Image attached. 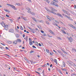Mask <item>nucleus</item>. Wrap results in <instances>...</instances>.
Segmentation results:
<instances>
[{
	"label": "nucleus",
	"instance_id": "obj_47",
	"mask_svg": "<svg viewBox=\"0 0 76 76\" xmlns=\"http://www.w3.org/2000/svg\"><path fill=\"white\" fill-rule=\"evenodd\" d=\"M25 36V34H23V38H24Z\"/></svg>",
	"mask_w": 76,
	"mask_h": 76
},
{
	"label": "nucleus",
	"instance_id": "obj_53",
	"mask_svg": "<svg viewBox=\"0 0 76 76\" xmlns=\"http://www.w3.org/2000/svg\"><path fill=\"white\" fill-rule=\"evenodd\" d=\"M39 45L40 47L42 46L41 44H40V43H39Z\"/></svg>",
	"mask_w": 76,
	"mask_h": 76
},
{
	"label": "nucleus",
	"instance_id": "obj_35",
	"mask_svg": "<svg viewBox=\"0 0 76 76\" xmlns=\"http://www.w3.org/2000/svg\"><path fill=\"white\" fill-rule=\"evenodd\" d=\"M32 47L34 48H37L35 46H34V45H33Z\"/></svg>",
	"mask_w": 76,
	"mask_h": 76
},
{
	"label": "nucleus",
	"instance_id": "obj_7",
	"mask_svg": "<svg viewBox=\"0 0 76 76\" xmlns=\"http://www.w3.org/2000/svg\"><path fill=\"white\" fill-rule=\"evenodd\" d=\"M1 25L2 26H5V23H4L3 21H2V23H1Z\"/></svg>",
	"mask_w": 76,
	"mask_h": 76
},
{
	"label": "nucleus",
	"instance_id": "obj_18",
	"mask_svg": "<svg viewBox=\"0 0 76 76\" xmlns=\"http://www.w3.org/2000/svg\"><path fill=\"white\" fill-rule=\"evenodd\" d=\"M17 41L19 42H21V40L18 39L17 40Z\"/></svg>",
	"mask_w": 76,
	"mask_h": 76
},
{
	"label": "nucleus",
	"instance_id": "obj_51",
	"mask_svg": "<svg viewBox=\"0 0 76 76\" xmlns=\"http://www.w3.org/2000/svg\"><path fill=\"white\" fill-rule=\"evenodd\" d=\"M58 72L59 73H61V70H60V69L59 70Z\"/></svg>",
	"mask_w": 76,
	"mask_h": 76
},
{
	"label": "nucleus",
	"instance_id": "obj_1",
	"mask_svg": "<svg viewBox=\"0 0 76 76\" xmlns=\"http://www.w3.org/2000/svg\"><path fill=\"white\" fill-rule=\"evenodd\" d=\"M45 8L46 10L47 11V12H48L49 13H53L54 15H57V14L55 13V12L53 11H51V10L48 9L47 8L45 7Z\"/></svg>",
	"mask_w": 76,
	"mask_h": 76
},
{
	"label": "nucleus",
	"instance_id": "obj_48",
	"mask_svg": "<svg viewBox=\"0 0 76 76\" xmlns=\"http://www.w3.org/2000/svg\"><path fill=\"white\" fill-rule=\"evenodd\" d=\"M57 51L58 52V53H61V51H60L59 50H58Z\"/></svg>",
	"mask_w": 76,
	"mask_h": 76
},
{
	"label": "nucleus",
	"instance_id": "obj_55",
	"mask_svg": "<svg viewBox=\"0 0 76 76\" xmlns=\"http://www.w3.org/2000/svg\"><path fill=\"white\" fill-rule=\"evenodd\" d=\"M53 24L54 25H56V23H53Z\"/></svg>",
	"mask_w": 76,
	"mask_h": 76
},
{
	"label": "nucleus",
	"instance_id": "obj_26",
	"mask_svg": "<svg viewBox=\"0 0 76 76\" xmlns=\"http://www.w3.org/2000/svg\"><path fill=\"white\" fill-rule=\"evenodd\" d=\"M68 19H69V20H73V19H72V18H71L70 17H69Z\"/></svg>",
	"mask_w": 76,
	"mask_h": 76
},
{
	"label": "nucleus",
	"instance_id": "obj_17",
	"mask_svg": "<svg viewBox=\"0 0 76 76\" xmlns=\"http://www.w3.org/2000/svg\"><path fill=\"white\" fill-rule=\"evenodd\" d=\"M17 41L16 40H15L13 42V43L14 44H17Z\"/></svg>",
	"mask_w": 76,
	"mask_h": 76
},
{
	"label": "nucleus",
	"instance_id": "obj_45",
	"mask_svg": "<svg viewBox=\"0 0 76 76\" xmlns=\"http://www.w3.org/2000/svg\"><path fill=\"white\" fill-rule=\"evenodd\" d=\"M1 18L2 20H4V17H1Z\"/></svg>",
	"mask_w": 76,
	"mask_h": 76
},
{
	"label": "nucleus",
	"instance_id": "obj_8",
	"mask_svg": "<svg viewBox=\"0 0 76 76\" xmlns=\"http://www.w3.org/2000/svg\"><path fill=\"white\" fill-rule=\"evenodd\" d=\"M31 18L32 19H33V20H34L35 22H37V20H36V19H35V18L32 17Z\"/></svg>",
	"mask_w": 76,
	"mask_h": 76
},
{
	"label": "nucleus",
	"instance_id": "obj_25",
	"mask_svg": "<svg viewBox=\"0 0 76 76\" xmlns=\"http://www.w3.org/2000/svg\"><path fill=\"white\" fill-rule=\"evenodd\" d=\"M46 2H47V3H49L50 2V1H49L48 0H45Z\"/></svg>",
	"mask_w": 76,
	"mask_h": 76
},
{
	"label": "nucleus",
	"instance_id": "obj_46",
	"mask_svg": "<svg viewBox=\"0 0 76 76\" xmlns=\"http://www.w3.org/2000/svg\"><path fill=\"white\" fill-rule=\"evenodd\" d=\"M16 36V37H17V38L19 37V35L17 34Z\"/></svg>",
	"mask_w": 76,
	"mask_h": 76
},
{
	"label": "nucleus",
	"instance_id": "obj_39",
	"mask_svg": "<svg viewBox=\"0 0 76 76\" xmlns=\"http://www.w3.org/2000/svg\"><path fill=\"white\" fill-rule=\"evenodd\" d=\"M20 29L22 30H23V28H22V27L21 26V27L20 28Z\"/></svg>",
	"mask_w": 76,
	"mask_h": 76
},
{
	"label": "nucleus",
	"instance_id": "obj_28",
	"mask_svg": "<svg viewBox=\"0 0 76 76\" xmlns=\"http://www.w3.org/2000/svg\"><path fill=\"white\" fill-rule=\"evenodd\" d=\"M30 14L32 15H35V13L33 12H32L30 13Z\"/></svg>",
	"mask_w": 76,
	"mask_h": 76
},
{
	"label": "nucleus",
	"instance_id": "obj_22",
	"mask_svg": "<svg viewBox=\"0 0 76 76\" xmlns=\"http://www.w3.org/2000/svg\"><path fill=\"white\" fill-rule=\"evenodd\" d=\"M55 2H54V1H52L51 3H50V4H53L54 5V3H55Z\"/></svg>",
	"mask_w": 76,
	"mask_h": 76
},
{
	"label": "nucleus",
	"instance_id": "obj_37",
	"mask_svg": "<svg viewBox=\"0 0 76 76\" xmlns=\"http://www.w3.org/2000/svg\"><path fill=\"white\" fill-rule=\"evenodd\" d=\"M48 37L49 38H51L52 37V36H51L48 34Z\"/></svg>",
	"mask_w": 76,
	"mask_h": 76
},
{
	"label": "nucleus",
	"instance_id": "obj_52",
	"mask_svg": "<svg viewBox=\"0 0 76 76\" xmlns=\"http://www.w3.org/2000/svg\"><path fill=\"white\" fill-rule=\"evenodd\" d=\"M50 55H51V56H52V55H53V53H51L50 52Z\"/></svg>",
	"mask_w": 76,
	"mask_h": 76
},
{
	"label": "nucleus",
	"instance_id": "obj_29",
	"mask_svg": "<svg viewBox=\"0 0 76 76\" xmlns=\"http://www.w3.org/2000/svg\"><path fill=\"white\" fill-rule=\"evenodd\" d=\"M57 38H58V39H60V40H61L62 39L60 37H58Z\"/></svg>",
	"mask_w": 76,
	"mask_h": 76
},
{
	"label": "nucleus",
	"instance_id": "obj_38",
	"mask_svg": "<svg viewBox=\"0 0 76 76\" xmlns=\"http://www.w3.org/2000/svg\"><path fill=\"white\" fill-rule=\"evenodd\" d=\"M28 36H26V37L24 38V39L26 40V39H28Z\"/></svg>",
	"mask_w": 76,
	"mask_h": 76
},
{
	"label": "nucleus",
	"instance_id": "obj_19",
	"mask_svg": "<svg viewBox=\"0 0 76 76\" xmlns=\"http://www.w3.org/2000/svg\"><path fill=\"white\" fill-rule=\"evenodd\" d=\"M61 31H62V32H63V33H64V34H66V32H65V31H64V30H62Z\"/></svg>",
	"mask_w": 76,
	"mask_h": 76
},
{
	"label": "nucleus",
	"instance_id": "obj_16",
	"mask_svg": "<svg viewBox=\"0 0 76 76\" xmlns=\"http://www.w3.org/2000/svg\"><path fill=\"white\" fill-rule=\"evenodd\" d=\"M50 33L51 34H53V35H55V34H54V32H53L51 30H50Z\"/></svg>",
	"mask_w": 76,
	"mask_h": 76
},
{
	"label": "nucleus",
	"instance_id": "obj_41",
	"mask_svg": "<svg viewBox=\"0 0 76 76\" xmlns=\"http://www.w3.org/2000/svg\"><path fill=\"white\" fill-rule=\"evenodd\" d=\"M26 61H27V63H29V60H28V59H26Z\"/></svg>",
	"mask_w": 76,
	"mask_h": 76
},
{
	"label": "nucleus",
	"instance_id": "obj_64",
	"mask_svg": "<svg viewBox=\"0 0 76 76\" xmlns=\"http://www.w3.org/2000/svg\"><path fill=\"white\" fill-rule=\"evenodd\" d=\"M75 8H76V6L75 5H74V8L75 9Z\"/></svg>",
	"mask_w": 76,
	"mask_h": 76
},
{
	"label": "nucleus",
	"instance_id": "obj_36",
	"mask_svg": "<svg viewBox=\"0 0 76 76\" xmlns=\"http://www.w3.org/2000/svg\"><path fill=\"white\" fill-rule=\"evenodd\" d=\"M54 1H55L56 3H58V1L57 0H53Z\"/></svg>",
	"mask_w": 76,
	"mask_h": 76
},
{
	"label": "nucleus",
	"instance_id": "obj_10",
	"mask_svg": "<svg viewBox=\"0 0 76 76\" xmlns=\"http://www.w3.org/2000/svg\"><path fill=\"white\" fill-rule=\"evenodd\" d=\"M9 32H12H12H13V29H11L9 30Z\"/></svg>",
	"mask_w": 76,
	"mask_h": 76
},
{
	"label": "nucleus",
	"instance_id": "obj_62",
	"mask_svg": "<svg viewBox=\"0 0 76 76\" xmlns=\"http://www.w3.org/2000/svg\"><path fill=\"white\" fill-rule=\"evenodd\" d=\"M43 22V20H41L39 22Z\"/></svg>",
	"mask_w": 76,
	"mask_h": 76
},
{
	"label": "nucleus",
	"instance_id": "obj_2",
	"mask_svg": "<svg viewBox=\"0 0 76 76\" xmlns=\"http://www.w3.org/2000/svg\"><path fill=\"white\" fill-rule=\"evenodd\" d=\"M7 4V5H8V6H10L13 9H14V10H16V7H15V6H14V5L9 4Z\"/></svg>",
	"mask_w": 76,
	"mask_h": 76
},
{
	"label": "nucleus",
	"instance_id": "obj_15",
	"mask_svg": "<svg viewBox=\"0 0 76 76\" xmlns=\"http://www.w3.org/2000/svg\"><path fill=\"white\" fill-rule=\"evenodd\" d=\"M53 5H54L55 6H56L57 7H58V4H57L55 2V3H54Z\"/></svg>",
	"mask_w": 76,
	"mask_h": 76
},
{
	"label": "nucleus",
	"instance_id": "obj_14",
	"mask_svg": "<svg viewBox=\"0 0 76 76\" xmlns=\"http://www.w3.org/2000/svg\"><path fill=\"white\" fill-rule=\"evenodd\" d=\"M7 43H8V44H12V42L11 41H7Z\"/></svg>",
	"mask_w": 76,
	"mask_h": 76
},
{
	"label": "nucleus",
	"instance_id": "obj_43",
	"mask_svg": "<svg viewBox=\"0 0 76 76\" xmlns=\"http://www.w3.org/2000/svg\"><path fill=\"white\" fill-rule=\"evenodd\" d=\"M6 17H7V18H9V17H10L9 15H7V14H6Z\"/></svg>",
	"mask_w": 76,
	"mask_h": 76
},
{
	"label": "nucleus",
	"instance_id": "obj_9",
	"mask_svg": "<svg viewBox=\"0 0 76 76\" xmlns=\"http://www.w3.org/2000/svg\"><path fill=\"white\" fill-rule=\"evenodd\" d=\"M62 11H63V12H64V13H66V14H67V15H69V14H68L67 13V11L64 10H62Z\"/></svg>",
	"mask_w": 76,
	"mask_h": 76
},
{
	"label": "nucleus",
	"instance_id": "obj_49",
	"mask_svg": "<svg viewBox=\"0 0 76 76\" xmlns=\"http://www.w3.org/2000/svg\"><path fill=\"white\" fill-rule=\"evenodd\" d=\"M41 32L42 33H44V31H43L42 30H41Z\"/></svg>",
	"mask_w": 76,
	"mask_h": 76
},
{
	"label": "nucleus",
	"instance_id": "obj_5",
	"mask_svg": "<svg viewBox=\"0 0 76 76\" xmlns=\"http://www.w3.org/2000/svg\"><path fill=\"white\" fill-rule=\"evenodd\" d=\"M4 29L5 30H7V29H8V26L7 25H6L5 26Z\"/></svg>",
	"mask_w": 76,
	"mask_h": 76
},
{
	"label": "nucleus",
	"instance_id": "obj_34",
	"mask_svg": "<svg viewBox=\"0 0 76 76\" xmlns=\"http://www.w3.org/2000/svg\"><path fill=\"white\" fill-rule=\"evenodd\" d=\"M16 5H17L18 6H20V4L19 3H16Z\"/></svg>",
	"mask_w": 76,
	"mask_h": 76
},
{
	"label": "nucleus",
	"instance_id": "obj_54",
	"mask_svg": "<svg viewBox=\"0 0 76 76\" xmlns=\"http://www.w3.org/2000/svg\"><path fill=\"white\" fill-rule=\"evenodd\" d=\"M47 64L48 65V66H50V64L48 63H47Z\"/></svg>",
	"mask_w": 76,
	"mask_h": 76
},
{
	"label": "nucleus",
	"instance_id": "obj_31",
	"mask_svg": "<svg viewBox=\"0 0 76 76\" xmlns=\"http://www.w3.org/2000/svg\"><path fill=\"white\" fill-rule=\"evenodd\" d=\"M43 36H44V37H46V35L45 33L43 34Z\"/></svg>",
	"mask_w": 76,
	"mask_h": 76
},
{
	"label": "nucleus",
	"instance_id": "obj_13",
	"mask_svg": "<svg viewBox=\"0 0 76 76\" xmlns=\"http://www.w3.org/2000/svg\"><path fill=\"white\" fill-rule=\"evenodd\" d=\"M62 51L65 54H68L67 52H66L65 51H64L63 49H61Z\"/></svg>",
	"mask_w": 76,
	"mask_h": 76
},
{
	"label": "nucleus",
	"instance_id": "obj_60",
	"mask_svg": "<svg viewBox=\"0 0 76 76\" xmlns=\"http://www.w3.org/2000/svg\"><path fill=\"white\" fill-rule=\"evenodd\" d=\"M52 66H53V64H50V67H52Z\"/></svg>",
	"mask_w": 76,
	"mask_h": 76
},
{
	"label": "nucleus",
	"instance_id": "obj_30",
	"mask_svg": "<svg viewBox=\"0 0 76 76\" xmlns=\"http://www.w3.org/2000/svg\"><path fill=\"white\" fill-rule=\"evenodd\" d=\"M69 42H72V39H70L69 38Z\"/></svg>",
	"mask_w": 76,
	"mask_h": 76
},
{
	"label": "nucleus",
	"instance_id": "obj_33",
	"mask_svg": "<svg viewBox=\"0 0 76 76\" xmlns=\"http://www.w3.org/2000/svg\"><path fill=\"white\" fill-rule=\"evenodd\" d=\"M46 23L47 24H48V25H50V23H49L48 22L46 21Z\"/></svg>",
	"mask_w": 76,
	"mask_h": 76
},
{
	"label": "nucleus",
	"instance_id": "obj_32",
	"mask_svg": "<svg viewBox=\"0 0 76 76\" xmlns=\"http://www.w3.org/2000/svg\"><path fill=\"white\" fill-rule=\"evenodd\" d=\"M55 21L56 22V23H59V22L57 20H55Z\"/></svg>",
	"mask_w": 76,
	"mask_h": 76
},
{
	"label": "nucleus",
	"instance_id": "obj_44",
	"mask_svg": "<svg viewBox=\"0 0 76 76\" xmlns=\"http://www.w3.org/2000/svg\"><path fill=\"white\" fill-rule=\"evenodd\" d=\"M29 41H30V42H32V40H31V38H29Z\"/></svg>",
	"mask_w": 76,
	"mask_h": 76
},
{
	"label": "nucleus",
	"instance_id": "obj_56",
	"mask_svg": "<svg viewBox=\"0 0 76 76\" xmlns=\"http://www.w3.org/2000/svg\"><path fill=\"white\" fill-rule=\"evenodd\" d=\"M14 70H16L17 69V68L16 67H13Z\"/></svg>",
	"mask_w": 76,
	"mask_h": 76
},
{
	"label": "nucleus",
	"instance_id": "obj_6",
	"mask_svg": "<svg viewBox=\"0 0 76 76\" xmlns=\"http://www.w3.org/2000/svg\"><path fill=\"white\" fill-rule=\"evenodd\" d=\"M56 15H58V16H59L61 17V18H63V16H62V15H61V14H60V13H58L56 14Z\"/></svg>",
	"mask_w": 76,
	"mask_h": 76
},
{
	"label": "nucleus",
	"instance_id": "obj_3",
	"mask_svg": "<svg viewBox=\"0 0 76 76\" xmlns=\"http://www.w3.org/2000/svg\"><path fill=\"white\" fill-rule=\"evenodd\" d=\"M50 9L51 10V12H57V10H55V9H54V8L53 7H51Z\"/></svg>",
	"mask_w": 76,
	"mask_h": 76
},
{
	"label": "nucleus",
	"instance_id": "obj_61",
	"mask_svg": "<svg viewBox=\"0 0 76 76\" xmlns=\"http://www.w3.org/2000/svg\"><path fill=\"white\" fill-rule=\"evenodd\" d=\"M28 9V10H31V9H30V8H28V9Z\"/></svg>",
	"mask_w": 76,
	"mask_h": 76
},
{
	"label": "nucleus",
	"instance_id": "obj_12",
	"mask_svg": "<svg viewBox=\"0 0 76 76\" xmlns=\"http://www.w3.org/2000/svg\"><path fill=\"white\" fill-rule=\"evenodd\" d=\"M4 11H5V12H8V13H10V11H9V10H6L5 9H4Z\"/></svg>",
	"mask_w": 76,
	"mask_h": 76
},
{
	"label": "nucleus",
	"instance_id": "obj_27",
	"mask_svg": "<svg viewBox=\"0 0 76 76\" xmlns=\"http://www.w3.org/2000/svg\"><path fill=\"white\" fill-rule=\"evenodd\" d=\"M24 20H25V21L27 20V19L26 18H24L23 19Z\"/></svg>",
	"mask_w": 76,
	"mask_h": 76
},
{
	"label": "nucleus",
	"instance_id": "obj_23",
	"mask_svg": "<svg viewBox=\"0 0 76 76\" xmlns=\"http://www.w3.org/2000/svg\"><path fill=\"white\" fill-rule=\"evenodd\" d=\"M54 62L55 63H56V64L57 63V60L56 59H54Z\"/></svg>",
	"mask_w": 76,
	"mask_h": 76
},
{
	"label": "nucleus",
	"instance_id": "obj_24",
	"mask_svg": "<svg viewBox=\"0 0 76 76\" xmlns=\"http://www.w3.org/2000/svg\"><path fill=\"white\" fill-rule=\"evenodd\" d=\"M46 51L48 53H49V50H48L46 49Z\"/></svg>",
	"mask_w": 76,
	"mask_h": 76
},
{
	"label": "nucleus",
	"instance_id": "obj_57",
	"mask_svg": "<svg viewBox=\"0 0 76 76\" xmlns=\"http://www.w3.org/2000/svg\"><path fill=\"white\" fill-rule=\"evenodd\" d=\"M46 17L47 18V19H48V18H50V17L48 16V15H46Z\"/></svg>",
	"mask_w": 76,
	"mask_h": 76
},
{
	"label": "nucleus",
	"instance_id": "obj_21",
	"mask_svg": "<svg viewBox=\"0 0 76 76\" xmlns=\"http://www.w3.org/2000/svg\"><path fill=\"white\" fill-rule=\"evenodd\" d=\"M29 44L30 45H32V42H29Z\"/></svg>",
	"mask_w": 76,
	"mask_h": 76
},
{
	"label": "nucleus",
	"instance_id": "obj_20",
	"mask_svg": "<svg viewBox=\"0 0 76 76\" xmlns=\"http://www.w3.org/2000/svg\"><path fill=\"white\" fill-rule=\"evenodd\" d=\"M61 56H63V57H64L65 55H64V54H63V53H61Z\"/></svg>",
	"mask_w": 76,
	"mask_h": 76
},
{
	"label": "nucleus",
	"instance_id": "obj_50",
	"mask_svg": "<svg viewBox=\"0 0 76 76\" xmlns=\"http://www.w3.org/2000/svg\"><path fill=\"white\" fill-rule=\"evenodd\" d=\"M28 13H31V11H30L29 10H28Z\"/></svg>",
	"mask_w": 76,
	"mask_h": 76
},
{
	"label": "nucleus",
	"instance_id": "obj_42",
	"mask_svg": "<svg viewBox=\"0 0 76 76\" xmlns=\"http://www.w3.org/2000/svg\"><path fill=\"white\" fill-rule=\"evenodd\" d=\"M36 73H38L39 75L40 76H41V74H40V73H39L37 71H36Z\"/></svg>",
	"mask_w": 76,
	"mask_h": 76
},
{
	"label": "nucleus",
	"instance_id": "obj_58",
	"mask_svg": "<svg viewBox=\"0 0 76 76\" xmlns=\"http://www.w3.org/2000/svg\"><path fill=\"white\" fill-rule=\"evenodd\" d=\"M48 19H49V20H50V21H51V19H50V18H48Z\"/></svg>",
	"mask_w": 76,
	"mask_h": 76
},
{
	"label": "nucleus",
	"instance_id": "obj_59",
	"mask_svg": "<svg viewBox=\"0 0 76 76\" xmlns=\"http://www.w3.org/2000/svg\"><path fill=\"white\" fill-rule=\"evenodd\" d=\"M38 70H39V71H40V70H41V68H39L38 69Z\"/></svg>",
	"mask_w": 76,
	"mask_h": 76
},
{
	"label": "nucleus",
	"instance_id": "obj_11",
	"mask_svg": "<svg viewBox=\"0 0 76 76\" xmlns=\"http://www.w3.org/2000/svg\"><path fill=\"white\" fill-rule=\"evenodd\" d=\"M65 66H66V64H65V63H64V62L63 61V64H62L63 67H65Z\"/></svg>",
	"mask_w": 76,
	"mask_h": 76
},
{
	"label": "nucleus",
	"instance_id": "obj_40",
	"mask_svg": "<svg viewBox=\"0 0 76 76\" xmlns=\"http://www.w3.org/2000/svg\"><path fill=\"white\" fill-rule=\"evenodd\" d=\"M32 53H34V51H31L30 53V54H32Z\"/></svg>",
	"mask_w": 76,
	"mask_h": 76
},
{
	"label": "nucleus",
	"instance_id": "obj_63",
	"mask_svg": "<svg viewBox=\"0 0 76 76\" xmlns=\"http://www.w3.org/2000/svg\"><path fill=\"white\" fill-rule=\"evenodd\" d=\"M27 75H28V76H30V74H28Z\"/></svg>",
	"mask_w": 76,
	"mask_h": 76
},
{
	"label": "nucleus",
	"instance_id": "obj_4",
	"mask_svg": "<svg viewBox=\"0 0 76 76\" xmlns=\"http://www.w3.org/2000/svg\"><path fill=\"white\" fill-rule=\"evenodd\" d=\"M28 28L30 29V30L32 32H33V33H35V32H34V31L35 30V29H32V28H31L30 27H28Z\"/></svg>",
	"mask_w": 76,
	"mask_h": 76
}]
</instances>
